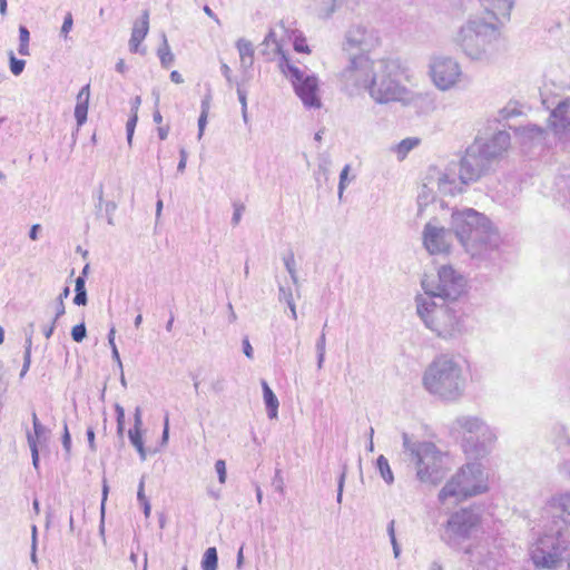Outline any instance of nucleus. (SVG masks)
<instances>
[{"label": "nucleus", "instance_id": "f257e3e1", "mask_svg": "<svg viewBox=\"0 0 570 570\" xmlns=\"http://www.w3.org/2000/svg\"><path fill=\"white\" fill-rule=\"evenodd\" d=\"M451 230L474 258L487 259L497 252L500 235L492 222L473 208L456 209L451 215Z\"/></svg>", "mask_w": 570, "mask_h": 570}, {"label": "nucleus", "instance_id": "f03ea898", "mask_svg": "<svg viewBox=\"0 0 570 570\" xmlns=\"http://www.w3.org/2000/svg\"><path fill=\"white\" fill-rule=\"evenodd\" d=\"M510 134L499 130L491 138H475L460 160L459 179L463 185L487 175L510 147Z\"/></svg>", "mask_w": 570, "mask_h": 570}, {"label": "nucleus", "instance_id": "7ed1b4c3", "mask_svg": "<svg viewBox=\"0 0 570 570\" xmlns=\"http://www.w3.org/2000/svg\"><path fill=\"white\" fill-rule=\"evenodd\" d=\"M424 389L446 402L459 401L466 389V376L462 365L450 355L435 357L422 376Z\"/></svg>", "mask_w": 570, "mask_h": 570}, {"label": "nucleus", "instance_id": "20e7f679", "mask_svg": "<svg viewBox=\"0 0 570 570\" xmlns=\"http://www.w3.org/2000/svg\"><path fill=\"white\" fill-rule=\"evenodd\" d=\"M453 41L470 59L487 60L502 46L501 26L483 18L470 19L458 30Z\"/></svg>", "mask_w": 570, "mask_h": 570}, {"label": "nucleus", "instance_id": "39448f33", "mask_svg": "<svg viewBox=\"0 0 570 570\" xmlns=\"http://www.w3.org/2000/svg\"><path fill=\"white\" fill-rule=\"evenodd\" d=\"M530 559L537 569L557 570L570 561V531L543 522V532L531 544Z\"/></svg>", "mask_w": 570, "mask_h": 570}, {"label": "nucleus", "instance_id": "423d86ee", "mask_svg": "<svg viewBox=\"0 0 570 570\" xmlns=\"http://www.w3.org/2000/svg\"><path fill=\"white\" fill-rule=\"evenodd\" d=\"M402 440L404 451L409 453L410 462L415 466L417 480L430 485L441 483L449 470L448 453L429 441L412 442L405 432L402 434Z\"/></svg>", "mask_w": 570, "mask_h": 570}, {"label": "nucleus", "instance_id": "0eeeda50", "mask_svg": "<svg viewBox=\"0 0 570 570\" xmlns=\"http://www.w3.org/2000/svg\"><path fill=\"white\" fill-rule=\"evenodd\" d=\"M402 66L395 59L377 60V69L371 86L367 89L370 97L377 104H387L391 101H401L410 105L414 96L400 83Z\"/></svg>", "mask_w": 570, "mask_h": 570}, {"label": "nucleus", "instance_id": "6e6552de", "mask_svg": "<svg viewBox=\"0 0 570 570\" xmlns=\"http://www.w3.org/2000/svg\"><path fill=\"white\" fill-rule=\"evenodd\" d=\"M416 313L424 325L443 340L461 336L465 328L461 315L449 304L429 302L423 295L415 298Z\"/></svg>", "mask_w": 570, "mask_h": 570}, {"label": "nucleus", "instance_id": "1a4fd4ad", "mask_svg": "<svg viewBox=\"0 0 570 570\" xmlns=\"http://www.w3.org/2000/svg\"><path fill=\"white\" fill-rule=\"evenodd\" d=\"M488 491V476L479 462L463 465L440 490L438 499L442 504L454 503Z\"/></svg>", "mask_w": 570, "mask_h": 570}, {"label": "nucleus", "instance_id": "9d476101", "mask_svg": "<svg viewBox=\"0 0 570 570\" xmlns=\"http://www.w3.org/2000/svg\"><path fill=\"white\" fill-rule=\"evenodd\" d=\"M465 281L452 266L443 265L436 276L425 275L422 279L424 298L429 302L439 299L441 303L456 301L464 292Z\"/></svg>", "mask_w": 570, "mask_h": 570}, {"label": "nucleus", "instance_id": "9b49d317", "mask_svg": "<svg viewBox=\"0 0 570 570\" xmlns=\"http://www.w3.org/2000/svg\"><path fill=\"white\" fill-rule=\"evenodd\" d=\"M347 65L338 73L343 90L354 96L361 90L367 91L377 69V61L367 53L346 56Z\"/></svg>", "mask_w": 570, "mask_h": 570}, {"label": "nucleus", "instance_id": "f8f14e48", "mask_svg": "<svg viewBox=\"0 0 570 570\" xmlns=\"http://www.w3.org/2000/svg\"><path fill=\"white\" fill-rule=\"evenodd\" d=\"M278 67L282 73L289 80L297 97L305 108L318 109L322 101L318 95V78L313 73H306L293 65L284 52H281Z\"/></svg>", "mask_w": 570, "mask_h": 570}, {"label": "nucleus", "instance_id": "ddd939ff", "mask_svg": "<svg viewBox=\"0 0 570 570\" xmlns=\"http://www.w3.org/2000/svg\"><path fill=\"white\" fill-rule=\"evenodd\" d=\"M380 46V36L376 29L364 24H351L344 33L342 51L345 56L367 53Z\"/></svg>", "mask_w": 570, "mask_h": 570}, {"label": "nucleus", "instance_id": "4468645a", "mask_svg": "<svg viewBox=\"0 0 570 570\" xmlns=\"http://www.w3.org/2000/svg\"><path fill=\"white\" fill-rule=\"evenodd\" d=\"M480 520L481 513L479 509H461L454 512L446 521L442 539L450 546L456 544L471 535Z\"/></svg>", "mask_w": 570, "mask_h": 570}, {"label": "nucleus", "instance_id": "2eb2a0df", "mask_svg": "<svg viewBox=\"0 0 570 570\" xmlns=\"http://www.w3.org/2000/svg\"><path fill=\"white\" fill-rule=\"evenodd\" d=\"M430 76L436 88L442 91H446L459 82L462 76V70L455 59L445 56H438L431 59Z\"/></svg>", "mask_w": 570, "mask_h": 570}, {"label": "nucleus", "instance_id": "dca6fc26", "mask_svg": "<svg viewBox=\"0 0 570 570\" xmlns=\"http://www.w3.org/2000/svg\"><path fill=\"white\" fill-rule=\"evenodd\" d=\"M452 429L462 434V440L474 439L475 435H481L483 441L478 445L481 452L487 451V446L492 440H497L495 432L479 416L461 415L458 416Z\"/></svg>", "mask_w": 570, "mask_h": 570}, {"label": "nucleus", "instance_id": "f3484780", "mask_svg": "<svg viewBox=\"0 0 570 570\" xmlns=\"http://www.w3.org/2000/svg\"><path fill=\"white\" fill-rule=\"evenodd\" d=\"M542 522L570 531V492L551 498L541 514Z\"/></svg>", "mask_w": 570, "mask_h": 570}, {"label": "nucleus", "instance_id": "a211bd4d", "mask_svg": "<svg viewBox=\"0 0 570 570\" xmlns=\"http://www.w3.org/2000/svg\"><path fill=\"white\" fill-rule=\"evenodd\" d=\"M452 230L429 222L423 229V245L431 255L449 253Z\"/></svg>", "mask_w": 570, "mask_h": 570}, {"label": "nucleus", "instance_id": "6ab92c4d", "mask_svg": "<svg viewBox=\"0 0 570 570\" xmlns=\"http://www.w3.org/2000/svg\"><path fill=\"white\" fill-rule=\"evenodd\" d=\"M549 128L564 147L570 144V98L560 101L550 112Z\"/></svg>", "mask_w": 570, "mask_h": 570}, {"label": "nucleus", "instance_id": "aec40b11", "mask_svg": "<svg viewBox=\"0 0 570 570\" xmlns=\"http://www.w3.org/2000/svg\"><path fill=\"white\" fill-rule=\"evenodd\" d=\"M149 31V11L144 10L140 19L136 20L132 26L131 36L129 39V49L131 52L145 53V49L140 50V45Z\"/></svg>", "mask_w": 570, "mask_h": 570}, {"label": "nucleus", "instance_id": "412c9836", "mask_svg": "<svg viewBox=\"0 0 570 570\" xmlns=\"http://www.w3.org/2000/svg\"><path fill=\"white\" fill-rule=\"evenodd\" d=\"M485 7V10L492 14L500 24L501 19L504 21L510 20L511 10L514 4V0H481Z\"/></svg>", "mask_w": 570, "mask_h": 570}, {"label": "nucleus", "instance_id": "4be33fe9", "mask_svg": "<svg viewBox=\"0 0 570 570\" xmlns=\"http://www.w3.org/2000/svg\"><path fill=\"white\" fill-rule=\"evenodd\" d=\"M236 48L239 53L240 68L244 73H247L254 63V46L249 40L240 38L236 42Z\"/></svg>", "mask_w": 570, "mask_h": 570}, {"label": "nucleus", "instance_id": "5701e85b", "mask_svg": "<svg viewBox=\"0 0 570 570\" xmlns=\"http://www.w3.org/2000/svg\"><path fill=\"white\" fill-rule=\"evenodd\" d=\"M483 441V438L481 435H475L474 439H464L462 440V448L465 454L473 456L474 459L484 458L488 454L491 453L494 443L497 440H492L490 444L487 446V451L483 453L480 451L478 445H481V442Z\"/></svg>", "mask_w": 570, "mask_h": 570}, {"label": "nucleus", "instance_id": "b1692460", "mask_svg": "<svg viewBox=\"0 0 570 570\" xmlns=\"http://www.w3.org/2000/svg\"><path fill=\"white\" fill-rule=\"evenodd\" d=\"M438 188L444 195H455V193L462 191L461 188H458L454 171L449 169L438 178Z\"/></svg>", "mask_w": 570, "mask_h": 570}, {"label": "nucleus", "instance_id": "393cba45", "mask_svg": "<svg viewBox=\"0 0 570 570\" xmlns=\"http://www.w3.org/2000/svg\"><path fill=\"white\" fill-rule=\"evenodd\" d=\"M262 389H263L264 403H265V406L267 410V415L269 419H276L277 414H278V406H279L278 399L265 380L262 381Z\"/></svg>", "mask_w": 570, "mask_h": 570}, {"label": "nucleus", "instance_id": "a878e982", "mask_svg": "<svg viewBox=\"0 0 570 570\" xmlns=\"http://www.w3.org/2000/svg\"><path fill=\"white\" fill-rule=\"evenodd\" d=\"M421 140L416 137H409L401 140L393 150L396 153L397 159L403 160L407 154L420 145Z\"/></svg>", "mask_w": 570, "mask_h": 570}, {"label": "nucleus", "instance_id": "bb28decb", "mask_svg": "<svg viewBox=\"0 0 570 570\" xmlns=\"http://www.w3.org/2000/svg\"><path fill=\"white\" fill-rule=\"evenodd\" d=\"M128 438H129V441L132 444V446L137 450V452H138V454L140 456V460L145 461L146 458H147V452H146V449L144 446L141 429L131 428L128 431Z\"/></svg>", "mask_w": 570, "mask_h": 570}, {"label": "nucleus", "instance_id": "cd10ccee", "mask_svg": "<svg viewBox=\"0 0 570 570\" xmlns=\"http://www.w3.org/2000/svg\"><path fill=\"white\" fill-rule=\"evenodd\" d=\"M346 0H320L318 16L330 19Z\"/></svg>", "mask_w": 570, "mask_h": 570}, {"label": "nucleus", "instance_id": "c85d7f7f", "mask_svg": "<svg viewBox=\"0 0 570 570\" xmlns=\"http://www.w3.org/2000/svg\"><path fill=\"white\" fill-rule=\"evenodd\" d=\"M161 38H163V43L158 48L157 55L159 57L161 66L167 69L173 65L175 57L170 50L166 35L163 33Z\"/></svg>", "mask_w": 570, "mask_h": 570}, {"label": "nucleus", "instance_id": "c756f323", "mask_svg": "<svg viewBox=\"0 0 570 570\" xmlns=\"http://www.w3.org/2000/svg\"><path fill=\"white\" fill-rule=\"evenodd\" d=\"M88 302L86 291V279L83 276H78L75 281V297L73 303L78 306H83Z\"/></svg>", "mask_w": 570, "mask_h": 570}, {"label": "nucleus", "instance_id": "7c9ffc66", "mask_svg": "<svg viewBox=\"0 0 570 570\" xmlns=\"http://www.w3.org/2000/svg\"><path fill=\"white\" fill-rule=\"evenodd\" d=\"M376 469L379 470L381 478L385 481L386 484L390 485L394 482V475L389 461L382 454L376 459Z\"/></svg>", "mask_w": 570, "mask_h": 570}, {"label": "nucleus", "instance_id": "2f4dec72", "mask_svg": "<svg viewBox=\"0 0 570 570\" xmlns=\"http://www.w3.org/2000/svg\"><path fill=\"white\" fill-rule=\"evenodd\" d=\"M32 425H33V432H30V431L27 432V441L29 442V438H31L33 440V442L38 445V443L41 442V439L45 438V434L47 433V429L45 425L41 424L36 412H32Z\"/></svg>", "mask_w": 570, "mask_h": 570}, {"label": "nucleus", "instance_id": "473e14b6", "mask_svg": "<svg viewBox=\"0 0 570 570\" xmlns=\"http://www.w3.org/2000/svg\"><path fill=\"white\" fill-rule=\"evenodd\" d=\"M218 554L215 547L208 548L203 554L202 569L203 570H217Z\"/></svg>", "mask_w": 570, "mask_h": 570}, {"label": "nucleus", "instance_id": "72a5a7b5", "mask_svg": "<svg viewBox=\"0 0 570 570\" xmlns=\"http://www.w3.org/2000/svg\"><path fill=\"white\" fill-rule=\"evenodd\" d=\"M29 40H30V32L26 26L19 27V48L18 52L21 56H28L29 52Z\"/></svg>", "mask_w": 570, "mask_h": 570}, {"label": "nucleus", "instance_id": "f704fd0d", "mask_svg": "<svg viewBox=\"0 0 570 570\" xmlns=\"http://www.w3.org/2000/svg\"><path fill=\"white\" fill-rule=\"evenodd\" d=\"M283 262L286 267V271L288 272V274L291 276L293 284L297 285L298 278H297V273H296V264H295L294 254L292 252H289L288 255L283 258Z\"/></svg>", "mask_w": 570, "mask_h": 570}, {"label": "nucleus", "instance_id": "c9c22d12", "mask_svg": "<svg viewBox=\"0 0 570 570\" xmlns=\"http://www.w3.org/2000/svg\"><path fill=\"white\" fill-rule=\"evenodd\" d=\"M9 67H10V71L12 72V75L19 76L24 70L26 61L23 59H18L14 56L13 51H10L9 52Z\"/></svg>", "mask_w": 570, "mask_h": 570}, {"label": "nucleus", "instance_id": "e433bc0d", "mask_svg": "<svg viewBox=\"0 0 570 570\" xmlns=\"http://www.w3.org/2000/svg\"><path fill=\"white\" fill-rule=\"evenodd\" d=\"M69 294H70L69 286L63 287L62 292L59 294V296L57 298L55 321H58L66 313L63 299L67 298L69 296Z\"/></svg>", "mask_w": 570, "mask_h": 570}, {"label": "nucleus", "instance_id": "4c0bfd02", "mask_svg": "<svg viewBox=\"0 0 570 570\" xmlns=\"http://www.w3.org/2000/svg\"><path fill=\"white\" fill-rule=\"evenodd\" d=\"M394 525H395V521L394 520H391L390 523L387 524V534L390 537V541H391V544H392V548H393V554L395 558H399L400 554H401V548H400V544L396 540V537H395V529H394Z\"/></svg>", "mask_w": 570, "mask_h": 570}, {"label": "nucleus", "instance_id": "58836bf2", "mask_svg": "<svg viewBox=\"0 0 570 570\" xmlns=\"http://www.w3.org/2000/svg\"><path fill=\"white\" fill-rule=\"evenodd\" d=\"M116 209H117L116 202L107 200L105 203V208H104L102 214H104V217L106 218L108 225H110V226L115 225L114 215H115Z\"/></svg>", "mask_w": 570, "mask_h": 570}, {"label": "nucleus", "instance_id": "ea45409f", "mask_svg": "<svg viewBox=\"0 0 570 570\" xmlns=\"http://www.w3.org/2000/svg\"><path fill=\"white\" fill-rule=\"evenodd\" d=\"M88 115V105L76 104L75 107V118L77 121L78 127L82 126L87 120Z\"/></svg>", "mask_w": 570, "mask_h": 570}, {"label": "nucleus", "instance_id": "a19ab883", "mask_svg": "<svg viewBox=\"0 0 570 570\" xmlns=\"http://www.w3.org/2000/svg\"><path fill=\"white\" fill-rule=\"evenodd\" d=\"M87 336V328L85 323H79L75 325L71 330V337L75 342L80 343Z\"/></svg>", "mask_w": 570, "mask_h": 570}, {"label": "nucleus", "instance_id": "79ce46f5", "mask_svg": "<svg viewBox=\"0 0 570 570\" xmlns=\"http://www.w3.org/2000/svg\"><path fill=\"white\" fill-rule=\"evenodd\" d=\"M522 134L531 139L541 138L544 134V129L535 125H530L522 129Z\"/></svg>", "mask_w": 570, "mask_h": 570}, {"label": "nucleus", "instance_id": "37998d69", "mask_svg": "<svg viewBox=\"0 0 570 570\" xmlns=\"http://www.w3.org/2000/svg\"><path fill=\"white\" fill-rule=\"evenodd\" d=\"M346 471H347V466L346 464L343 465V469H342V472L338 476V480H337V495H336V501L338 504L342 503V499H343V491H344V484H345V479H346Z\"/></svg>", "mask_w": 570, "mask_h": 570}, {"label": "nucleus", "instance_id": "c03bdc74", "mask_svg": "<svg viewBox=\"0 0 570 570\" xmlns=\"http://www.w3.org/2000/svg\"><path fill=\"white\" fill-rule=\"evenodd\" d=\"M72 26H73L72 14H71V12H67L63 18V22H62V26L60 29V36L66 39L68 37V33L72 29Z\"/></svg>", "mask_w": 570, "mask_h": 570}, {"label": "nucleus", "instance_id": "a18cd8bd", "mask_svg": "<svg viewBox=\"0 0 570 570\" xmlns=\"http://www.w3.org/2000/svg\"><path fill=\"white\" fill-rule=\"evenodd\" d=\"M138 121V115H131L126 124L127 140L131 145L135 128Z\"/></svg>", "mask_w": 570, "mask_h": 570}, {"label": "nucleus", "instance_id": "49530a36", "mask_svg": "<svg viewBox=\"0 0 570 570\" xmlns=\"http://www.w3.org/2000/svg\"><path fill=\"white\" fill-rule=\"evenodd\" d=\"M350 165H345L340 174V183H338V198L341 199L345 189V184L347 179V175L350 173Z\"/></svg>", "mask_w": 570, "mask_h": 570}, {"label": "nucleus", "instance_id": "de8ad7c7", "mask_svg": "<svg viewBox=\"0 0 570 570\" xmlns=\"http://www.w3.org/2000/svg\"><path fill=\"white\" fill-rule=\"evenodd\" d=\"M215 470H216V473L218 475V480H219V483H225L226 482V476H227V473H226V463L224 460H217L216 463H215Z\"/></svg>", "mask_w": 570, "mask_h": 570}, {"label": "nucleus", "instance_id": "09e8293b", "mask_svg": "<svg viewBox=\"0 0 570 570\" xmlns=\"http://www.w3.org/2000/svg\"><path fill=\"white\" fill-rule=\"evenodd\" d=\"M293 299L292 289L289 287H285L284 285H278V301L288 303Z\"/></svg>", "mask_w": 570, "mask_h": 570}, {"label": "nucleus", "instance_id": "8fccbe9b", "mask_svg": "<svg viewBox=\"0 0 570 570\" xmlns=\"http://www.w3.org/2000/svg\"><path fill=\"white\" fill-rule=\"evenodd\" d=\"M61 441L63 450L66 451L67 454H69L71 450V435L69 433L68 425L66 422L63 423V433Z\"/></svg>", "mask_w": 570, "mask_h": 570}, {"label": "nucleus", "instance_id": "3c124183", "mask_svg": "<svg viewBox=\"0 0 570 570\" xmlns=\"http://www.w3.org/2000/svg\"><path fill=\"white\" fill-rule=\"evenodd\" d=\"M245 210V206L243 204L235 203L234 204V213L232 217V224L237 226L242 219V215Z\"/></svg>", "mask_w": 570, "mask_h": 570}, {"label": "nucleus", "instance_id": "603ef678", "mask_svg": "<svg viewBox=\"0 0 570 570\" xmlns=\"http://www.w3.org/2000/svg\"><path fill=\"white\" fill-rule=\"evenodd\" d=\"M90 86H83L77 95V104L89 105Z\"/></svg>", "mask_w": 570, "mask_h": 570}, {"label": "nucleus", "instance_id": "864d4df0", "mask_svg": "<svg viewBox=\"0 0 570 570\" xmlns=\"http://www.w3.org/2000/svg\"><path fill=\"white\" fill-rule=\"evenodd\" d=\"M29 448L31 451V458H32V465L35 469H39V450L38 445L33 442L31 438H29Z\"/></svg>", "mask_w": 570, "mask_h": 570}, {"label": "nucleus", "instance_id": "5fc2aeb1", "mask_svg": "<svg viewBox=\"0 0 570 570\" xmlns=\"http://www.w3.org/2000/svg\"><path fill=\"white\" fill-rule=\"evenodd\" d=\"M273 485L275 487V490L278 491L279 493L284 492V480L281 470L275 471Z\"/></svg>", "mask_w": 570, "mask_h": 570}, {"label": "nucleus", "instance_id": "6e6d98bb", "mask_svg": "<svg viewBox=\"0 0 570 570\" xmlns=\"http://www.w3.org/2000/svg\"><path fill=\"white\" fill-rule=\"evenodd\" d=\"M207 117H208V114H202L199 115V118H198V139H202L203 135H204V131H205V127L207 125Z\"/></svg>", "mask_w": 570, "mask_h": 570}, {"label": "nucleus", "instance_id": "4d7b16f0", "mask_svg": "<svg viewBox=\"0 0 570 570\" xmlns=\"http://www.w3.org/2000/svg\"><path fill=\"white\" fill-rule=\"evenodd\" d=\"M179 156H180V159H179V163L177 165V171L179 173H183L186 168V163H187V151L185 150V148H181L179 150Z\"/></svg>", "mask_w": 570, "mask_h": 570}, {"label": "nucleus", "instance_id": "13d9d810", "mask_svg": "<svg viewBox=\"0 0 570 570\" xmlns=\"http://www.w3.org/2000/svg\"><path fill=\"white\" fill-rule=\"evenodd\" d=\"M315 350L316 352H326V334L324 332L317 338Z\"/></svg>", "mask_w": 570, "mask_h": 570}, {"label": "nucleus", "instance_id": "bf43d9fd", "mask_svg": "<svg viewBox=\"0 0 570 570\" xmlns=\"http://www.w3.org/2000/svg\"><path fill=\"white\" fill-rule=\"evenodd\" d=\"M30 364H31V355H29V353H23V364H22V368H21V372H20V377L22 379L27 372L29 371L30 368Z\"/></svg>", "mask_w": 570, "mask_h": 570}, {"label": "nucleus", "instance_id": "052dcab7", "mask_svg": "<svg viewBox=\"0 0 570 570\" xmlns=\"http://www.w3.org/2000/svg\"><path fill=\"white\" fill-rule=\"evenodd\" d=\"M132 428H137V429H141L142 428V414H141V409L139 406H137L135 409L134 426Z\"/></svg>", "mask_w": 570, "mask_h": 570}, {"label": "nucleus", "instance_id": "680f3d73", "mask_svg": "<svg viewBox=\"0 0 570 570\" xmlns=\"http://www.w3.org/2000/svg\"><path fill=\"white\" fill-rule=\"evenodd\" d=\"M237 96H238V100L242 105V111H245L247 109L246 91L243 90L239 86L237 87Z\"/></svg>", "mask_w": 570, "mask_h": 570}, {"label": "nucleus", "instance_id": "e2e57ef3", "mask_svg": "<svg viewBox=\"0 0 570 570\" xmlns=\"http://www.w3.org/2000/svg\"><path fill=\"white\" fill-rule=\"evenodd\" d=\"M88 444L91 451H96V443H95V431L94 428L89 426L86 431Z\"/></svg>", "mask_w": 570, "mask_h": 570}, {"label": "nucleus", "instance_id": "0e129e2a", "mask_svg": "<svg viewBox=\"0 0 570 570\" xmlns=\"http://www.w3.org/2000/svg\"><path fill=\"white\" fill-rule=\"evenodd\" d=\"M243 352L246 355V357H248L250 360L254 357V351H253V347H252L248 338L243 340Z\"/></svg>", "mask_w": 570, "mask_h": 570}, {"label": "nucleus", "instance_id": "69168bd1", "mask_svg": "<svg viewBox=\"0 0 570 570\" xmlns=\"http://www.w3.org/2000/svg\"><path fill=\"white\" fill-rule=\"evenodd\" d=\"M116 421L117 423H125V410L120 404H115Z\"/></svg>", "mask_w": 570, "mask_h": 570}, {"label": "nucleus", "instance_id": "338daca9", "mask_svg": "<svg viewBox=\"0 0 570 570\" xmlns=\"http://www.w3.org/2000/svg\"><path fill=\"white\" fill-rule=\"evenodd\" d=\"M210 100H212V96L210 94H207L203 100H202V114H208L209 112V108H210Z\"/></svg>", "mask_w": 570, "mask_h": 570}, {"label": "nucleus", "instance_id": "774afa93", "mask_svg": "<svg viewBox=\"0 0 570 570\" xmlns=\"http://www.w3.org/2000/svg\"><path fill=\"white\" fill-rule=\"evenodd\" d=\"M210 387L214 392L219 393L224 390V380L217 379L212 382Z\"/></svg>", "mask_w": 570, "mask_h": 570}]
</instances>
